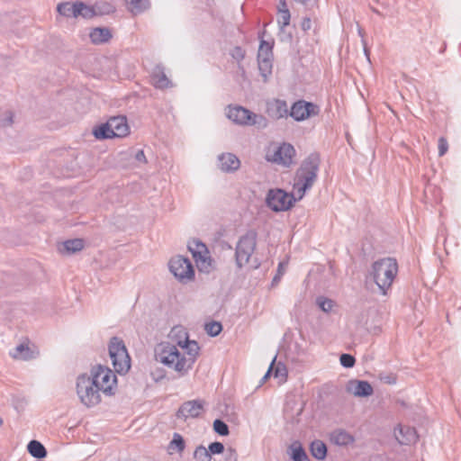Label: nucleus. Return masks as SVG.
Wrapping results in <instances>:
<instances>
[{"label": "nucleus", "instance_id": "24", "mask_svg": "<svg viewBox=\"0 0 461 461\" xmlns=\"http://www.w3.org/2000/svg\"><path fill=\"white\" fill-rule=\"evenodd\" d=\"M79 9V1L76 2H62L57 5V12L67 18H77Z\"/></svg>", "mask_w": 461, "mask_h": 461}, {"label": "nucleus", "instance_id": "57", "mask_svg": "<svg viewBox=\"0 0 461 461\" xmlns=\"http://www.w3.org/2000/svg\"><path fill=\"white\" fill-rule=\"evenodd\" d=\"M357 32H358V35L361 37V42L363 44V46H366V41L365 40V32L364 30L358 25L357 26Z\"/></svg>", "mask_w": 461, "mask_h": 461}, {"label": "nucleus", "instance_id": "54", "mask_svg": "<svg viewBox=\"0 0 461 461\" xmlns=\"http://www.w3.org/2000/svg\"><path fill=\"white\" fill-rule=\"evenodd\" d=\"M312 28V20L309 16H305L303 18L301 22V29L306 32Z\"/></svg>", "mask_w": 461, "mask_h": 461}, {"label": "nucleus", "instance_id": "47", "mask_svg": "<svg viewBox=\"0 0 461 461\" xmlns=\"http://www.w3.org/2000/svg\"><path fill=\"white\" fill-rule=\"evenodd\" d=\"M378 379L386 384H395L397 382V375L394 373L381 372L378 374Z\"/></svg>", "mask_w": 461, "mask_h": 461}, {"label": "nucleus", "instance_id": "36", "mask_svg": "<svg viewBox=\"0 0 461 461\" xmlns=\"http://www.w3.org/2000/svg\"><path fill=\"white\" fill-rule=\"evenodd\" d=\"M222 324L217 321H210L205 322L204 330L210 337H217L222 331Z\"/></svg>", "mask_w": 461, "mask_h": 461}, {"label": "nucleus", "instance_id": "38", "mask_svg": "<svg viewBox=\"0 0 461 461\" xmlns=\"http://www.w3.org/2000/svg\"><path fill=\"white\" fill-rule=\"evenodd\" d=\"M130 5H131L130 10L133 14H141L150 6L149 0H130Z\"/></svg>", "mask_w": 461, "mask_h": 461}, {"label": "nucleus", "instance_id": "52", "mask_svg": "<svg viewBox=\"0 0 461 461\" xmlns=\"http://www.w3.org/2000/svg\"><path fill=\"white\" fill-rule=\"evenodd\" d=\"M276 360V356H275L274 358L272 359V362L270 363V366H269L267 371L266 372L264 376L260 379V382H259V384L258 385V387H260L261 385H263L271 377L272 366L275 365Z\"/></svg>", "mask_w": 461, "mask_h": 461}, {"label": "nucleus", "instance_id": "51", "mask_svg": "<svg viewBox=\"0 0 461 461\" xmlns=\"http://www.w3.org/2000/svg\"><path fill=\"white\" fill-rule=\"evenodd\" d=\"M438 156L439 157H442L444 156L447 149H448V143H447V140L444 138V137H440L438 139Z\"/></svg>", "mask_w": 461, "mask_h": 461}, {"label": "nucleus", "instance_id": "56", "mask_svg": "<svg viewBox=\"0 0 461 461\" xmlns=\"http://www.w3.org/2000/svg\"><path fill=\"white\" fill-rule=\"evenodd\" d=\"M207 253H203L201 250H195L194 252H193L192 254V257L194 260L195 263H198V261L204 256H206Z\"/></svg>", "mask_w": 461, "mask_h": 461}, {"label": "nucleus", "instance_id": "25", "mask_svg": "<svg viewBox=\"0 0 461 461\" xmlns=\"http://www.w3.org/2000/svg\"><path fill=\"white\" fill-rule=\"evenodd\" d=\"M309 449L311 455L319 461H323L328 456V447L326 443L321 439L312 441Z\"/></svg>", "mask_w": 461, "mask_h": 461}, {"label": "nucleus", "instance_id": "22", "mask_svg": "<svg viewBox=\"0 0 461 461\" xmlns=\"http://www.w3.org/2000/svg\"><path fill=\"white\" fill-rule=\"evenodd\" d=\"M330 441L339 447H348L355 441V438L345 429H338L330 433Z\"/></svg>", "mask_w": 461, "mask_h": 461}, {"label": "nucleus", "instance_id": "19", "mask_svg": "<svg viewBox=\"0 0 461 461\" xmlns=\"http://www.w3.org/2000/svg\"><path fill=\"white\" fill-rule=\"evenodd\" d=\"M177 345L185 350V353L189 357V364L187 365V368H192L196 358L199 355L200 347L196 340H190L186 339L185 341L179 340Z\"/></svg>", "mask_w": 461, "mask_h": 461}, {"label": "nucleus", "instance_id": "30", "mask_svg": "<svg viewBox=\"0 0 461 461\" xmlns=\"http://www.w3.org/2000/svg\"><path fill=\"white\" fill-rule=\"evenodd\" d=\"M11 356L14 358L23 359V360H30L35 357L34 352L31 350L28 344L20 343L17 345L14 351L11 353Z\"/></svg>", "mask_w": 461, "mask_h": 461}, {"label": "nucleus", "instance_id": "14", "mask_svg": "<svg viewBox=\"0 0 461 461\" xmlns=\"http://www.w3.org/2000/svg\"><path fill=\"white\" fill-rule=\"evenodd\" d=\"M157 354L159 361L163 365L172 367V364H174L176 358L180 356V351L177 349L176 346L169 342H165L159 344Z\"/></svg>", "mask_w": 461, "mask_h": 461}, {"label": "nucleus", "instance_id": "42", "mask_svg": "<svg viewBox=\"0 0 461 461\" xmlns=\"http://www.w3.org/2000/svg\"><path fill=\"white\" fill-rule=\"evenodd\" d=\"M194 458H195L198 461H211L212 460V457L210 456L208 448H206L203 445H199L198 447H196V448L194 452Z\"/></svg>", "mask_w": 461, "mask_h": 461}, {"label": "nucleus", "instance_id": "17", "mask_svg": "<svg viewBox=\"0 0 461 461\" xmlns=\"http://www.w3.org/2000/svg\"><path fill=\"white\" fill-rule=\"evenodd\" d=\"M108 122L117 138L126 137L130 133V127L125 115L113 116L108 120Z\"/></svg>", "mask_w": 461, "mask_h": 461}, {"label": "nucleus", "instance_id": "7", "mask_svg": "<svg viewBox=\"0 0 461 461\" xmlns=\"http://www.w3.org/2000/svg\"><path fill=\"white\" fill-rule=\"evenodd\" d=\"M92 379L106 396H113L117 391V376L108 366L97 364L90 369Z\"/></svg>", "mask_w": 461, "mask_h": 461}, {"label": "nucleus", "instance_id": "23", "mask_svg": "<svg viewBox=\"0 0 461 461\" xmlns=\"http://www.w3.org/2000/svg\"><path fill=\"white\" fill-rule=\"evenodd\" d=\"M91 42L94 44H103L108 42L112 37V32L106 27H95L89 34Z\"/></svg>", "mask_w": 461, "mask_h": 461}, {"label": "nucleus", "instance_id": "6", "mask_svg": "<svg viewBox=\"0 0 461 461\" xmlns=\"http://www.w3.org/2000/svg\"><path fill=\"white\" fill-rule=\"evenodd\" d=\"M227 117L235 124L243 126H256L258 129H265L268 125L267 119L241 105H229Z\"/></svg>", "mask_w": 461, "mask_h": 461}, {"label": "nucleus", "instance_id": "5", "mask_svg": "<svg viewBox=\"0 0 461 461\" xmlns=\"http://www.w3.org/2000/svg\"><path fill=\"white\" fill-rule=\"evenodd\" d=\"M108 351L114 372L119 375L127 374L131 368V357L124 341L116 336L112 337L108 344Z\"/></svg>", "mask_w": 461, "mask_h": 461}, {"label": "nucleus", "instance_id": "55", "mask_svg": "<svg viewBox=\"0 0 461 461\" xmlns=\"http://www.w3.org/2000/svg\"><path fill=\"white\" fill-rule=\"evenodd\" d=\"M135 159L140 163H147V158L142 149H138L134 155Z\"/></svg>", "mask_w": 461, "mask_h": 461}, {"label": "nucleus", "instance_id": "35", "mask_svg": "<svg viewBox=\"0 0 461 461\" xmlns=\"http://www.w3.org/2000/svg\"><path fill=\"white\" fill-rule=\"evenodd\" d=\"M96 16L110 14L115 12V7L108 2H96L94 5Z\"/></svg>", "mask_w": 461, "mask_h": 461}, {"label": "nucleus", "instance_id": "31", "mask_svg": "<svg viewBox=\"0 0 461 461\" xmlns=\"http://www.w3.org/2000/svg\"><path fill=\"white\" fill-rule=\"evenodd\" d=\"M185 448V441L184 437L175 432L173 434V438L170 440L168 446H167V451L169 454H173L174 452H176L178 454H181Z\"/></svg>", "mask_w": 461, "mask_h": 461}, {"label": "nucleus", "instance_id": "29", "mask_svg": "<svg viewBox=\"0 0 461 461\" xmlns=\"http://www.w3.org/2000/svg\"><path fill=\"white\" fill-rule=\"evenodd\" d=\"M257 59L259 74L263 77V81L267 82L268 76L272 74L273 58L259 57V55H258Z\"/></svg>", "mask_w": 461, "mask_h": 461}, {"label": "nucleus", "instance_id": "9", "mask_svg": "<svg viewBox=\"0 0 461 461\" xmlns=\"http://www.w3.org/2000/svg\"><path fill=\"white\" fill-rule=\"evenodd\" d=\"M168 268L172 275L182 284H187L194 279L195 271L191 260L178 255L168 262Z\"/></svg>", "mask_w": 461, "mask_h": 461}, {"label": "nucleus", "instance_id": "3", "mask_svg": "<svg viewBox=\"0 0 461 461\" xmlns=\"http://www.w3.org/2000/svg\"><path fill=\"white\" fill-rule=\"evenodd\" d=\"M302 199L299 194L276 187L267 191L265 203L272 212H280L291 210Z\"/></svg>", "mask_w": 461, "mask_h": 461}, {"label": "nucleus", "instance_id": "11", "mask_svg": "<svg viewBox=\"0 0 461 461\" xmlns=\"http://www.w3.org/2000/svg\"><path fill=\"white\" fill-rule=\"evenodd\" d=\"M295 155L296 151L294 147L288 142H283L276 148L272 157L267 155L266 158L267 161L289 167L294 163V158Z\"/></svg>", "mask_w": 461, "mask_h": 461}, {"label": "nucleus", "instance_id": "62", "mask_svg": "<svg viewBox=\"0 0 461 461\" xmlns=\"http://www.w3.org/2000/svg\"><path fill=\"white\" fill-rule=\"evenodd\" d=\"M446 46V42H444L442 48L439 50V53H443L445 51Z\"/></svg>", "mask_w": 461, "mask_h": 461}, {"label": "nucleus", "instance_id": "28", "mask_svg": "<svg viewBox=\"0 0 461 461\" xmlns=\"http://www.w3.org/2000/svg\"><path fill=\"white\" fill-rule=\"evenodd\" d=\"M27 451L32 456L37 459H42L46 457L48 455V451L44 445L36 439H32L28 443Z\"/></svg>", "mask_w": 461, "mask_h": 461}, {"label": "nucleus", "instance_id": "33", "mask_svg": "<svg viewBox=\"0 0 461 461\" xmlns=\"http://www.w3.org/2000/svg\"><path fill=\"white\" fill-rule=\"evenodd\" d=\"M214 260L211 257L210 254H206V256L203 257L198 263L196 264V267L198 270L204 274H210L212 270H214L213 266Z\"/></svg>", "mask_w": 461, "mask_h": 461}, {"label": "nucleus", "instance_id": "32", "mask_svg": "<svg viewBox=\"0 0 461 461\" xmlns=\"http://www.w3.org/2000/svg\"><path fill=\"white\" fill-rule=\"evenodd\" d=\"M273 105L275 107L273 116L276 119L286 118L290 116V109H288L285 100L276 99Z\"/></svg>", "mask_w": 461, "mask_h": 461}, {"label": "nucleus", "instance_id": "41", "mask_svg": "<svg viewBox=\"0 0 461 461\" xmlns=\"http://www.w3.org/2000/svg\"><path fill=\"white\" fill-rule=\"evenodd\" d=\"M187 249L191 254L195 250H201L203 254L209 253V249L204 242L198 239H193L188 242Z\"/></svg>", "mask_w": 461, "mask_h": 461}, {"label": "nucleus", "instance_id": "2", "mask_svg": "<svg viewBox=\"0 0 461 461\" xmlns=\"http://www.w3.org/2000/svg\"><path fill=\"white\" fill-rule=\"evenodd\" d=\"M398 273V263L394 258H384L373 262L370 276L378 286L382 294L385 295Z\"/></svg>", "mask_w": 461, "mask_h": 461}, {"label": "nucleus", "instance_id": "53", "mask_svg": "<svg viewBox=\"0 0 461 461\" xmlns=\"http://www.w3.org/2000/svg\"><path fill=\"white\" fill-rule=\"evenodd\" d=\"M14 119V113L12 112H8V114L5 118L0 120V127H7L12 125Z\"/></svg>", "mask_w": 461, "mask_h": 461}, {"label": "nucleus", "instance_id": "15", "mask_svg": "<svg viewBox=\"0 0 461 461\" xmlns=\"http://www.w3.org/2000/svg\"><path fill=\"white\" fill-rule=\"evenodd\" d=\"M219 168L224 173H234L240 167V158L233 153H222L218 156Z\"/></svg>", "mask_w": 461, "mask_h": 461}, {"label": "nucleus", "instance_id": "40", "mask_svg": "<svg viewBox=\"0 0 461 461\" xmlns=\"http://www.w3.org/2000/svg\"><path fill=\"white\" fill-rule=\"evenodd\" d=\"M212 428L214 432L220 436L226 437L230 434L229 426L221 419H215L213 420Z\"/></svg>", "mask_w": 461, "mask_h": 461}, {"label": "nucleus", "instance_id": "26", "mask_svg": "<svg viewBox=\"0 0 461 461\" xmlns=\"http://www.w3.org/2000/svg\"><path fill=\"white\" fill-rule=\"evenodd\" d=\"M92 133L96 140H104L117 138L108 121L94 127Z\"/></svg>", "mask_w": 461, "mask_h": 461}, {"label": "nucleus", "instance_id": "4", "mask_svg": "<svg viewBox=\"0 0 461 461\" xmlns=\"http://www.w3.org/2000/svg\"><path fill=\"white\" fill-rule=\"evenodd\" d=\"M102 390L87 374H81L77 378V393L80 402L87 408L94 407L101 402Z\"/></svg>", "mask_w": 461, "mask_h": 461}, {"label": "nucleus", "instance_id": "59", "mask_svg": "<svg viewBox=\"0 0 461 461\" xmlns=\"http://www.w3.org/2000/svg\"><path fill=\"white\" fill-rule=\"evenodd\" d=\"M368 5H369V7H370V9L372 10L373 13H375V14H376L378 15H382L383 16L381 12L377 8H375V6L372 5V3H369Z\"/></svg>", "mask_w": 461, "mask_h": 461}, {"label": "nucleus", "instance_id": "39", "mask_svg": "<svg viewBox=\"0 0 461 461\" xmlns=\"http://www.w3.org/2000/svg\"><path fill=\"white\" fill-rule=\"evenodd\" d=\"M78 17L84 19H91L96 16V13L94 10V5H88L83 1H79Z\"/></svg>", "mask_w": 461, "mask_h": 461}, {"label": "nucleus", "instance_id": "48", "mask_svg": "<svg viewBox=\"0 0 461 461\" xmlns=\"http://www.w3.org/2000/svg\"><path fill=\"white\" fill-rule=\"evenodd\" d=\"M222 458L217 460L214 459V461H237L238 460V454L237 451L232 448L231 447H229L227 449H224V452L222 453Z\"/></svg>", "mask_w": 461, "mask_h": 461}, {"label": "nucleus", "instance_id": "58", "mask_svg": "<svg viewBox=\"0 0 461 461\" xmlns=\"http://www.w3.org/2000/svg\"><path fill=\"white\" fill-rule=\"evenodd\" d=\"M287 7V4L285 0H279L278 5H277V11L280 9H285Z\"/></svg>", "mask_w": 461, "mask_h": 461}, {"label": "nucleus", "instance_id": "10", "mask_svg": "<svg viewBox=\"0 0 461 461\" xmlns=\"http://www.w3.org/2000/svg\"><path fill=\"white\" fill-rule=\"evenodd\" d=\"M320 113L321 108L318 104L304 99L296 100L290 107V117L295 122H303L319 115Z\"/></svg>", "mask_w": 461, "mask_h": 461}, {"label": "nucleus", "instance_id": "21", "mask_svg": "<svg viewBox=\"0 0 461 461\" xmlns=\"http://www.w3.org/2000/svg\"><path fill=\"white\" fill-rule=\"evenodd\" d=\"M419 436L414 428L409 426H400L399 435H396V439L401 445H411L417 441Z\"/></svg>", "mask_w": 461, "mask_h": 461}, {"label": "nucleus", "instance_id": "61", "mask_svg": "<svg viewBox=\"0 0 461 461\" xmlns=\"http://www.w3.org/2000/svg\"><path fill=\"white\" fill-rule=\"evenodd\" d=\"M20 407H21V408H23V402H19V403H16V404L14 405V408H15L16 410H18Z\"/></svg>", "mask_w": 461, "mask_h": 461}, {"label": "nucleus", "instance_id": "27", "mask_svg": "<svg viewBox=\"0 0 461 461\" xmlns=\"http://www.w3.org/2000/svg\"><path fill=\"white\" fill-rule=\"evenodd\" d=\"M266 33V31H262L258 32V38L260 40L259 41V47L258 50V55L259 57H267V58H273V48H274V40L271 41L264 40V35Z\"/></svg>", "mask_w": 461, "mask_h": 461}, {"label": "nucleus", "instance_id": "45", "mask_svg": "<svg viewBox=\"0 0 461 461\" xmlns=\"http://www.w3.org/2000/svg\"><path fill=\"white\" fill-rule=\"evenodd\" d=\"M230 55L239 63V68H240V63L245 59L246 50L240 46H235L232 50H230Z\"/></svg>", "mask_w": 461, "mask_h": 461}, {"label": "nucleus", "instance_id": "16", "mask_svg": "<svg viewBox=\"0 0 461 461\" xmlns=\"http://www.w3.org/2000/svg\"><path fill=\"white\" fill-rule=\"evenodd\" d=\"M150 79L155 88L165 89L172 86V82L167 78L162 64H157L154 67Z\"/></svg>", "mask_w": 461, "mask_h": 461}, {"label": "nucleus", "instance_id": "44", "mask_svg": "<svg viewBox=\"0 0 461 461\" xmlns=\"http://www.w3.org/2000/svg\"><path fill=\"white\" fill-rule=\"evenodd\" d=\"M340 365L345 368H352L356 364V358L353 355L342 353L339 357Z\"/></svg>", "mask_w": 461, "mask_h": 461}, {"label": "nucleus", "instance_id": "18", "mask_svg": "<svg viewBox=\"0 0 461 461\" xmlns=\"http://www.w3.org/2000/svg\"><path fill=\"white\" fill-rule=\"evenodd\" d=\"M85 241L83 239H71L67 240L58 246L60 254L72 255L84 249Z\"/></svg>", "mask_w": 461, "mask_h": 461}, {"label": "nucleus", "instance_id": "64", "mask_svg": "<svg viewBox=\"0 0 461 461\" xmlns=\"http://www.w3.org/2000/svg\"><path fill=\"white\" fill-rule=\"evenodd\" d=\"M303 407H301V408L298 410L297 414H296L297 416H300V415H301V413H302V411H303Z\"/></svg>", "mask_w": 461, "mask_h": 461}, {"label": "nucleus", "instance_id": "34", "mask_svg": "<svg viewBox=\"0 0 461 461\" xmlns=\"http://www.w3.org/2000/svg\"><path fill=\"white\" fill-rule=\"evenodd\" d=\"M277 24L280 32H285V28L290 24L291 13L288 8L277 11Z\"/></svg>", "mask_w": 461, "mask_h": 461}, {"label": "nucleus", "instance_id": "63", "mask_svg": "<svg viewBox=\"0 0 461 461\" xmlns=\"http://www.w3.org/2000/svg\"><path fill=\"white\" fill-rule=\"evenodd\" d=\"M374 4L384 5V3H381L380 0H373Z\"/></svg>", "mask_w": 461, "mask_h": 461}, {"label": "nucleus", "instance_id": "20", "mask_svg": "<svg viewBox=\"0 0 461 461\" xmlns=\"http://www.w3.org/2000/svg\"><path fill=\"white\" fill-rule=\"evenodd\" d=\"M292 461H311L300 440H294L287 448Z\"/></svg>", "mask_w": 461, "mask_h": 461}, {"label": "nucleus", "instance_id": "43", "mask_svg": "<svg viewBox=\"0 0 461 461\" xmlns=\"http://www.w3.org/2000/svg\"><path fill=\"white\" fill-rule=\"evenodd\" d=\"M316 303L321 311L324 312H330L332 310L334 302L327 297L318 296Z\"/></svg>", "mask_w": 461, "mask_h": 461}, {"label": "nucleus", "instance_id": "50", "mask_svg": "<svg viewBox=\"0 0 461 461\" xmlns=\"http://www.w3.org/2000/svg\"><path fill=\"white\" fill-rule=\"evenodd\" d=\"M224 449H225L224 445L220 441L212 442L208 446V451H209L211 456L213 455L222 454L224 452Z\"/></svg>", "mask_w": 461, "mask_h": 461}, {"label": "nucleus", "instance_id": "13", "mask_svg": "<svg viewBox=\"0 0 461 461\" xmlns=\"http://www.w3.org/2000/svg\"><path fill=\"white\" fill-rule=\"evenodd\" d=\"M347 392L352 393L356 397L366 398L374 393L371 384L366 380L352 379L347 383Z\"/></svg>", "mask_w": 461, "mask_h": 461}, {"label": "nucleus", "instance_id": "49", "mask_svg": "<svg viewBox=\"0 0 461 461\" xmlns=\"http://www.w3.org/2000/svg\"><path fill=\"white\" fill-rule=\"evenodd\" d=\"M286 265H287V263L284 262V261L280 262L278 264V267H277V269H276V273L274 276V277L272 279V282H271L272 286L276 285L280 282L282 276L285 274Z\"/></svg>", "mask_w": 461, "mask_h": 461}, {"label": "nucleus", "instance_id": "46", "mask_svg": "<svg viewBox=\"0 0 461 461\" xmlns=\"http://www.w3.org/2000/svg\"><path fill=\"white\" fill-rule=\"evenodd\" d=\"M272 375L275 377H287V368L286 366L282 363L278 362L276 366L274 365L272 366Z\"/></svg>", "mask_w": 461, "mask_h": 461}, {"label": "nucleus", "instance_id": "1", "mask_svg": "<svg viewBox=\"0 0 461 461\" xmlns=\"http://www.w3.org/2000/svg\"><path fill=\"white\" fill-rule=\"evenodd\" d=\"M321 163V155L317 151L310 153L302 160L294 173L293 185L295 194H299V198H303L317 181Z\"/></svg>", "mask_w": 461, "mask_h": 461}, {"label": "nucleus", "instance_id": "12", "mask_svg": "<svg viewBox=\"0 0 461 461\" xmlns=\"http://www.w3.org/2000/svg\"><path fill=\"white\" fill-rule=\"evenodd\" d=\"M203 406L204 401L201 399L185 402L177 410L176 416L185 420L187 418H198L201 411H203Z\"/></svg>", "mask_w": 461, "mask_h": 461}, {"label": "nucleus", "instance_id": "60", "mask_svg": "<svg viewBox=\"0 0 461 461\" xmlns=\"http://www.w3.org/2000/svg\"><path fill=\"white\" fill-rule=\"evenodd\" d=\"M364 47V52H365V55L366 56V58L369 59V55H370V51L369 50L367 49L366 45V46H363Z\"/></svg>", "mask_w": 461, "mask_h": 461}, {"label": "nucleus", "instance_id": "37", "mask_svg": "<svg viewBox=\"0 0 461 461\" xmlns=\"http://www.w3.org/2000/svg\"><path fill=\"white\" fill-rule=\"evenodd\" d=\"M189 357H185L183 354L180 353V356L176 358L174 364H172V367L181 373L182 375H185L187 373L188 370L191 368H187V365L189 364Z\"/></svg>", "mask_w": 461, "mask_h": 461}, {"label": "nucleus", "instance_id": "8", "mask_svg": "<svg viewBox=\"0 0 461 461\" xmlns=\"http://www.w3.org/2000/svg\"><path fill=\"white\" fill-rule=\"evenodd\" d=\"M258 233L249 230L240 236L235 248V263L239 269L247 265L257 247Z\"/></svg>", "mask_w": 461, "mask_h": 461}]
</instances>
